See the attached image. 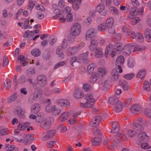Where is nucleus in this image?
<instances>
[{"instance_id":"nucleus-1","label":"nucleus","mask_w":151,"mask_h":151,"mask_svg":"<svg viewBox=\"0 0 151 151\" xmlns=\"http://www.w3.org/2000/svg\"><path fill=\"white\" fill-rule=\"evenodd\" d=\"M36 122L40 123V126L41 128L46 130L50 129L52 123L54 122V118L50 116L47 117L43 119H40L39 120H38V118H37Z\"/></svg>"},{"instance_id":"nucleus-2","label":"nucleus","mask_w":151,"mask_h":151,"mask_svg":"<svg viewBox=\"0 0 151 151\" xmlns=\"http://www.w3.org/2000/svg\"><path fill=\"white\" fill-rule=\"evenodd\" d=\"M93 95V93H87L84 96V98L87 101L84 103H81V105L85 108L92 107L93 104L91 103H94L96 101Z\"/></svg>"},{"instance_id":"nucleus-3","label":"nucleus","mask_w":151,"mask_h":151,"mask_svg":"<svg viewBox=\"0 0 151 151\" xmlns=\"http://www.w3.org/2000/svg\"><path fill=\"white\" fill-rule=\"evenodd\" d=\"M138 47V45L136 43L127 44L123 48V55L125 56L129 55L132 49L134 50V48H137Z\"/></svg>"},{"instance_id":"nucleus-4","label":"nucleus","mask_w":151,"mask_h":151,"mask_svg":"<svg viewBox=\"0 0 151 151\" xmlns=\"http://www.w3.org/2000/svg\"><path fill=\"white\" fill-rule=\"evenodd\" d=\"M81 31V28L80 24L78 23H75L71 27L70 31V34L73 36L78 35Z\"/></svg>"},{"instance_id":"nucleus-5","label":"nucleus","mask_w":151,"mask_h":151,"mask_svg":"<svg viewBox=\"0 0 151 151\" xmlns=\"http://www.w3.org/2000/svg\"><path fill=\"white\" fill-rule=\"evenodd\" d=\"M42 91L39 90L35 92L31 95L28 99L29 102L30 103H33L38 100L41 97Z\"/></svg>"},{"instance_id":"nucleus-6","label":"nucleus","mask_w":151,"mask_h":151,"mask_svg":"<svg viewBox=\"0 0 151 151\" xmlns=\"http://www.w3.org/2000/svg\"><path fill=\"white\" fill-rule=\"evenodd\" d=\"M46 111L48 112H52L54 115H56L60 114L61 110L60 108L55 106H51L48 105L45 108Z\"/></svg>"},{"instance_id":"nucleus-7","label":"nucleus","mask_w":151,"mask_h":151,"mask_svg":"<svg viewBox=\"0 0 151 151\" xmlns=\"http://www.w3.org/2000/svg\"><path fill=\"white\" fill-rule=\"evenodd\" d=\"M124 58L123 56H120L117 57L116 62V68L119 70V73L122 72V69L120 65L123 64L124 62Z\"/></svg>"},{"instance_id":"nucleus-8","label":"nucleus","mask_w":151,"mask_h":151,"mask_svg":"<svg viewBox=\"0 0 151 151\" xmlns=\"http://www.w3.org/2000/svg\"><path fill=\"white\" fill-rule=\"evenodd\" d=\"M109 81L106 79L103 78L99 81V86L101 89L103 90H106L108 88L109 84Z\"/></svg>"},{"instance_id":"nucleus-9","label":"nucleus","mask_w":151,"mask_h":151,"mask_svg":"<svg viewBox=\"0 0 151 151\" xmlns=\"http://www.w3.org/2000/svg\"><path fill=\"white\" fill-rule=\"evenodd\" d=\"M104 4H100L96 7V11L100 13L101 15L104 16L107 13V11L104 9Z\"/></svg>"},{"instance_id":"nucleus-10","label":"nucleus","mask_w":151,"mask_h":151,"mask_svg":"<svg viewBox=\"0 0 151 151\" xmlns=\"http://www.w3.org/2000/svg\"><path fill=\"white\" fill-rule=\"evenodd\" d=\"M102 118L100 116H98L94 117L92 119V121L90 125L91 127H95L98 125L101 120Z\"/></svg>"},{"instance_id":"nucleus-11","label":"nucleus","mask_w":151,"mask_h":151,"mask_svg":"<svg viewBox=\"0 0 151 151\" xmlns=\"http://www.w3.org/2000/svg\"><path fill=\"white\" fill-rule=\"evenodd\" d=\"M55 130L54 129L50 130L47 131L46 134L44 136L43 140H47L52 138L55 133Z\"/></svg>"},{"instance_id":"nucleus-12","label":"nucleus","mask_w":151,"mask_h":151,"mask_svg":"<svg viewBox=\"0 0 151 151\" xmlns=\"http://www.w3.org/2000/svg\"><path fill=\"white\" fill-rule=\"evenodd\" d=\"M119 73L116 69H113L111 73V80L113 81H116L119 79Z\"/></svg>"},{"instance_id":"nucleus-13","label":"nucleus","mask_w":151,"mask_h":151,"mask_svg":"<svg viewBox=\"0 0 151 151\" xmlns=\"http://www.w3.org/2000/svg\"><path fill=\"white\" fill-rule=\"evenodd\" d=\"M118 122L115 121L112 124V128L111 132L113 133H116L119 132L120 130L119 126L118 125Z\"/></svg>"},{"instance_id":"nucleus-14","label":"nucleus","mask_w":151,"mask_h":151,"mask_svg":"<svg viewBox=\"0 0 151 151\" xmlns=\"http://www.w3.org/2000/svg\"><path fill=\"white\" fill-rule=\"evenodd\" d=\"M138 138L140 141H146L149 139V137L144 132H141L138 134Z\"/></svg>"},{"instance_id":"nucleus-15","label":"nucleus","mask_w":151,"mask_h":151,"mask_svg":"<svg viewBox=\"0 0 151 151\" xmlns=\"http://www.w3.org/2000/svg\"><path fill=\"white\" fill-rule=\"evenodd\" d=\"M91 44L89 47V49L90 51H93L97 48L98 42L95 39L91 40Z\"/></svg>"},{"instance_id":"nucleus-16","label":"nucleus","mask_w":151,"mask_h":151,"mask_svg":"<svg viewBox=\"0 0 151 151\" xmlns=\"http://www.w3.org/2000/svg\"><path fill=\"white\" fill-rule=\"evenodd\" d=\"M55 15L53 16L54 19H56L60 17H64V14L62 11H60L59 9H55L54 10Z\"/></svg>"},{"instance_id":"nucleus-17","label":"nucleus","mask_w":151,"mask_h":151,"mask_svg":"<svg viewBox=\"0 0 151 151\" xmlns=\"http://www.w3.org/2000/svg\"><path fill=\"white\" fill-rule=\"evenodd\" d=\"M119 85L122 87V88L124 91L128 90L129 88L128 83L124 80H120L119 81Z\"/></svg>"},{"instance_id":"nucleus-18","label":"nucleus","mask_w":151,"mask_h":151,"mask_svg":"<svg viewBox=\"0 0 151 151\" xmlns=\"http://www.w3.org/2000/svg\"><path fill=\"white\" fill-rule=\"evenodd\" d=\"M114 49V46L112 45L109 44L108 45L105 52V56L106 58H108L109 56L110 55V52L111 53Z\"/></svg>"},{"instance_id":"nucleus-19","label":"nucleus","mask_w":151,"mask_h":151,"mask_svg":"<svg viewBox=\"0 0 151 151\" xmlns=\"http://www.w3.org/2000/svg\"><path fill=\"white\" fill-rule=\"evenodd\" d=\"M95 57L97 58H101L103 56V53L102 49L98 47L94 51Z\"/></svg>"},{"instance_id":"nucleus-20","label":"nucleus","mask_w":151,"mask_h":151,"mask_svg":"<svg viewBox=\"0 0 151 151\" xmlns=\"http://www.w3.org/2000/svg\"><path fill=\"white\" fill-rule=\"evenodd\" d=\"M40 105L38 103H36L32 106V111L34 114H37L40 111Z\"/></svg>"},{"instance_id":"nucleus-21","label":"nucleus","mask_w":151,"mask_h":151,"mask_svg":"<svg viewBox=\"0 0 151 151\" xmlns=\"http://www.w3.org/2000/svg\"><path fill=\"white\" fill-rule=\"evenodd\" d=\"M97 31L93 28L90 29L87 31L86 34V37L92 38L96 33Z\"/></svg>"},{"instance_id":"nucleus-22","label":"nucleus","mask_w":151,"mask_h":151,"mask_svg":"<svg viewBox=\"0 0 151 151\" xmlns=\"http://www.w3.org/2000/svg\"><path fill=\"white\" fill-rule=\"evenodd\" d=\"M99 77V74L94 73L90 76V82L91 83H94L98 80Z\"/></svg>"},{"instance_id":"nucleus-23","label":"nucleus","mask_w":151,"mask_h":151,"mask_svg":"<svg viewBox=\"0 0 151 151\" xmlns=\"http://www.w3.org/2000/svg\"><path fill=\"white\" fill-rule=\"evenodd\" d=\"M83 92L80 89H77L74 92V96L77 99H80L83 97Z\"/></svg>"},{"instance_id":"nucleus-24","label":"nucleus","mask_w":151,"mask_h":151,"mask_svg":"<svg viewBox=\"0 0 151 151\" xmlns=\"http://www.w3.org/2000/svg\"><path fill=\"white\" fill-rule=\"evenodd\" d=\"M109 103L112 104H114L117 103L118 101H119L118 100V98L116 95H113V96L110 97L109 99Z\"/></svg>"},{"instance_id":"nucleus-25","label":"nucleus","mask_w":151,"mask_h":151,"mask_svg":"<svg viewBox=\"0 0 151 151\" xmlns=\"http://www.w3.org/2000/svg\"><path fill=\"white\" fill-rule=\"evenodd\" d=\"M132 126L133 128L137 131H140L144 129V128L141 125L136 122L132 123Z\"/></svg>"},{"instance_id":"nucleus-26","label":"nucleus","mask_w":151,"mask_h":151,"mask_svg":"<svg viewBox=\"0 0 151 151\" xmlns=\"http://www.w3.org/2000/svg\"><path fill=\"white\" fill-rule=\"evenodd\" d=\"M123 110V105L122 103L120 101H118L117 103L115 104V110L116 112H119Z\"/></svg>"},{"instance_id":"nucleus-27","label":"nucleus","mask_w":151,"mask_h":151,"mask_svg":"<svg viewBox=\"0 0 151 151\" xmlns=\"http://www.w3.org/2000/svg\"><path fill=\"white\" fill-rule=\"evenodd\" d=\"M92 144L94 146H96L100 144L101 142V139L98 137H94L91 140Z\"/></svg>"},{"instance_id":"nucleus-28","label":"nucleus","mask_w":151,"mask_h":151,"mask_svg":"<svg viewBox=\"0 0 151 151\" xmlns=\"http://www.w3.org/2000/svg\"><path fill=\"white\" fill-rule=\"evenodd\" d=\"M15 111L19 117H23L24 115V112L22 110V108L20 106H17L15 109Z\"/></svg>"},{"instance_id":"nucleus-29","label":"nucleus","mask_w":151,"mask_h":151,"mask_svg":"<svg viewBox=\"0 0 151 151\" xmlns=\"http://www.w3.org/2000/svg\"><path fill=\"white\" fill-rule=\"evenodd\" d=\"M141 109L140 106L137 104H135L130 108V110L132 113L135 112L136 111H139Z\"/></svg>"},{"instance_id":"nucleus-30","label":"nucleus","mask_w":151,"mask_h":151,"mask_svg":"<svg viewBox=\"0 0 151 151\" xmlns=\"http://www.w3.org/2000/svg\"><path fill=\"white\" fill-rule=\"evenodd\" d=\"M18 95L17 92H15L12 94L7 99L8 102L9 103H12L17 98Z\"/></svg>"},{"instance_id":"nucleus-31","label":"nucleus","mask_w":151,"mask_h":151,"mask_svg":"<svg viewBox=\"0 0 151 151\" xmlns=\"http://www.w3.org/2000/svg\"><path fill=\"white\" fill-rule=\"evenodd\" d=\"M89 52L87 51L85 53L82 55V60L83 62L84 63H89V60L88 58Z\"/></svg>"},{"instance_id":"nucleus-32","label":"nucleus","mask_w":151,"mask_h":151,"mask_svg":"<svg viewBox=\"0 0 151 151\" xmlns=\"http://www.w3.org/2000/svg\"><path fill=\"white\" fill-rule=\"evenodd\" d=\"M146 72V70L145 69H143L140 70L137 73V77L142 79L145 77Z\"/></svg>"},{"instance_id":"nucleus-33","label":"nucleus","mask_w":151,"mask_h":151,"mask_svg":"<svg viewBox=\"0 0 151 151\" xmlns=\"http://www.w3.org/2000/svg\"><path fill=\"white\" fill-rule=\"evenodd\" d=\"M32 134H28L25 136V137L23 138V142L27 143L30 142L31 140L33 139L34 137Z\"/></svg>"},{"instance_id":"nucleus-34","label":"nucleus","mask_w":151,"mask_h":151,"mask_svg":"<svg viewBox=\"0 0 151 151\" xmlns=\"http://www.w3.org/2000/svg\"><path fill=\"white\" fill-rule=\"evenodd\" d=\"M114 47L115 48L114 49V50H116L118 53L123 50L122 44L120 42H118L114 44Z\"/></svg>"},{"instance_id":"nucleus-35","label":"nucleus","mask_w":151,"mask_h":151,"mask_svg":"<svg viewBox=\"0 0 151 151\" xmlns=\"http://www.w3.org/2000/svg\"><path fill=\"white\" fill-rule=\"evenodd\" d=\"M114 22V20L113 18L112 17H110L107 19L105 24L108 28V27L113 26Z\"/></svg>"},{"instance_id":"nucleus-36","label":"nucleus","mask_w":151,"mask_h":151,"mask_svg":"<svg viewBox=\"0 0 151 151\" xmlns=\"http://www.w3.org/2000/svg\"><path fill=\"white\" fill-rule=\"evenodd\" d=\"M18 60L21 61V62H20V63L22 66H26L28 64V63L25 61V57L23 55H21L18 57Z\"/></svg>"},{"instance_id":"nucleus-37","label":"nucleus","mask_w":151,"mask_h":151,"mask_svg":"<svg viewBox=\"0 0 151 151\" xmlns=\"http://www.w3.org/2000/svg\"><path fill=\"white\" fill-rule=\"evenodd\" d=\"M135 39L139 42H142L144 41V38L142 34L138 32L136 34Z\"/></svg>"},{"instance_id":"nucleus-38","label":"nucleus","mask_w":151,"mask_h":151,"mask_svg":"<svg viewBox=\"0 0 151 151\" xmlns=\"http://www.w3.org/2000/svg\"><path fill=\"white\" fill-rule=\"evenodd\" d=\"M108 11L111 13L115 15H117L118 11L117 9L114 6H110L108 8Z\"/></svg>"},{"instance_id":"nucleus-39","label":"nucleus","mask_w":151,"mask_h":151,"mask_svg":"<svg viewBox=\"0 0 151 151\" xmlns=\"http://www.w3.org/2000/svg\"><path fill=\"white\" fill-rule=\"evenodd\" d=\"M69 116V113L67 112H63L61 115L60 118V121L61 122H64L67 119Z\"/></svg>"},{"instance_id":"nucleus-40","label":"nucleus","mask_w":151,"mask_h":151,"mask_svg":"<svg viewBox=\"0 0 151 151\" xmlns=\"http://www.w3.org/2000/svg\"><path fill=\"white\" fill-rule=\"evenodd\" d=\"M96 67V65L94 63H92L88 66L87 70L89 74H91L93 72L94 69Z\"/></svg>"},{"instance_id":"nucleus-41","label":"nucleus","mask_w":151,"mask_h":151,"mask_svg":"<svg viewBox=\"0 0 151 151\" xmlns=\"http://www.w3.org/2000/svg\"><path fill=\"white\" fill-rule=\"evenodd\" d=\"M115 137L116 139V142H119L120 141L121 139H125L126 137L124 134L120 133L116 135Z\"/></svg>"},{"instance_id":"nucleus-42","label":"nucleus","mask_w":151,"mask_h":151,"mask_svg":"<svg viewBox=\"0 0 151 151\" xmlns=\"http://www.w3.org/2000/svg\"><path fill=\"white\" fill-rule=\"evenodd\" d=\"M31 52L32 55L35 57L39 56L41 54V51L39 49H34L32 50Z\"/></svg>"},{"instance_id":"nucleus-43","label":"nucleus","mask_w":151,"mask_h":151,"mask_svg":"<svg viewBox=\"0 0 151 151\" xmlns=\"http://www.w3.org/2000/svg\"><path fill=\"white\" fill-rule=\"evenodd\" d=\"M107 28L105 24H101L98 27L97 29L99 31L101 32L106 30Z\"/></svg>"},{"instance_id":"nucleus-44","label":"nucleus","mask_w":151,"mask_h":151,"mask_svg":"<svg viewBox=\"0 0 151 151\" xmlns=\"http://www.w3.org/2000/svg\"><path fill=\"white\" fill-rule=\"evenodd\" d=\"M81 0H77L76 4H73L72 5L73 9L75 10H78L79 8V5L81 4Z\"/></svg>"},{"instance_id":"nucleus-45","label":"nucleus","mask_w":151,"mask_h":151,"mask_svg":"<svg viewBox=\"0 0 151 151\" xmlns=\"http://www.w3.org/2000/svg\"><path fill=\"white\" fill-rule=\"evenodd\" d=\"M145 37L147 38L151 42V30L149 29H147L145 32Z\"/></svg>"},{"instance_id":"nucleus-46","label":"nucleus","mask_w":151,"mask_h":151,"mask_svg":"<svg viewBox=\"0 0 151 151\" xmlns=\"http://www.w3.org/2000/svg\"><path fill=\"white\" fill-rule=\"evenodd\" d=\"M13 137L17 139V141L18 142H23V139L22 136L20 134H14Z\"/></svg>"},{"instance_id":"nucleus-47","label":"nucleus","mask_w":151,"mask_h":151,"mask_svg":"<svg viewBox=\"0 0 151 151\" xmlns=\"http://www.w3.org/2000/svg\"><path fill=\"white\" fill-rule=\"evenodd\" d=\"M135 64L134 61L132 58H130L128 60L127 65L130 68H133Z\"/></svg>"},{"instance_id":"nucleus-48","label":"nucleus","mask_w":151,"mask_h":151,"mask_svg":"<svg viewBox=\"0 0 151 151\" xmlns=\"http://www.w3.org/2000/svg\"><path fill=\"white\" fill-rule=\"evenodd\" d=\"M37 82L41 81H43V82L45 81H47V78L44 75H41L39 76L37 78Z\"/></svg>"},{"instance_id":"nucleus-49","label":"nucleus","mask_w":151,"mask_h":151,"mask_svg":"<svg viewBox=\"0 0 151 151\" xmlns=\"http://www.w3.org/2000/svg\"><path fill=\"white\" fill-rule=\"evenodd\" d=\"M56 38L54 36H51L49 37V42L50 45H53L56 42Z\"/></svg>"},{"instance_id":"nucleus-50","label":"nucleus","mask_w":151,"mask_h":151,"mask_svg":"<svg viewBox=\"0 0 151 151\" xmlns=\"http://www.w3.org/2000/svg\"><path fill=\"white\" fill-rule=\"evenodd\" d=\"M143 88L145 90L147 91H149L150 90L149 82L147 81H145L144 83Z\"/></svg>"},{"instance_id":"nucleus-51","label":"nucleus","mask_w":151,"mask_h":151,"mask_svg":"<svg viewBox=\"0 0 151 151\" xmlns=\"http://www.w3.org/2000/svg\"><path fill=\"white\" fill-rule=\"evenodd\" d=\"M9 131L7 129H2L0 130V136H5L9 134Z\"/></svg>"},{"instance_id":"nucleus-52","label":"nucleus","mask_w":151,"mask_h":151,"mask_svg":"<svg viewBox=\"0 0 151 151\" xmlns=\"http://www.w3.org/2000/svg\"><path fill=\"white\" fill-rule=\"evenodd\" d=\"M29 5H28V9H29L30 10H32V8L35 5L36 2L35 1L30 0L29 1Z\"/></svg>"},{"instance_id":"nucleus-53","label":"nucleus","mask_w":151,"mask_h":151,"mask_svg":"<svg viewBox=\"0 0 151 151\" xmlns=\"http://www.w3.org/2000/svg\"><path fill=\"white\" fill-rule=\"evenodd\" d=\"M134 74L132 73L126 74L123 77L127 80H130L134 77Z\"/></svg>"},{"instance_id":"nucleus-54","label":"nucleus","mask_w":151,"mask_h":151,"mask_svg":"<svg viewBox=\"0 0 151 151\" xmlns=\"http://www.w3.org/2000/svg\"><path fill=\"white\" fill-rule=\"evenodd\" d=\"M83 89L86 91H89L91 89V87L90 84L88 83H84L83 84Z\"/></svg>"},{"instance_id":"nucleus-55","label":"nucleus","mask_w":151,"mask_h":151,"mask_svg":"<svg viewBox=\"0 0 151 151\" xmlns=\"http://www.w3.org/2000/svg\"><path fill=\"white\" fill-rule=\"evenodd\" d=\"M127 134L129 137H132L136 135L137 133L136 132L132 130H129L128 131Z\"/></svg>"},{"instance_id":"nucleus-56","label":"nucleus","mask_w":151,"mask_h":151,"mask_svg":"<svg viewBox=\"0 0 151 151\" xmlns=\"http://www.w3.org/2000/svg\"><path fill=\"white\" fill-rule=\"evenodd\" d=\"M143 9L144 8L143 7H142L141 8L140 10L139 11H138L137 10V7H134L132 8V12L133 13H137V12L139 13V12H140V14H141L142 12L143 11Z\"/></svg>"},{"instance_id":"nucleus-57","label":"nucleus","mask_w":151,"mask_h":151,"mask_svg":"<svg viewBox=\"0 0 151 151\" xmlns=\"http://www.w3.org/2000/svg\"><path fill=\"white\" fill-rule=\"evenodd\" d=\"M144 114L148 118H151V110L145 109L144 110Z\"/></svg>"},{"instance_id":"nucleus-58","label":"nucleus","mask_w":151,"mask_h":151,"mask_svg":"<svg viewBox=\"0 0 151 151\" xmlns=\"http://www.w3.org/2000/svg\"><path fill=\"white\" fill-rule=\"evenodd\" d=\"M80 59V57H78V58L76 57H71V60H70V64L73 66V64L74 62L76 61L79 62V60Z\"/></svg>"},{"instance_id":"nucleus-59","label":"nucleus","mask_w":151,"mask_h":151,"mask_svg":"<svg viewBox=\"0 0 151 151\" xmlns=\"http://www.w3.org/2000/svg\"><path fill=\"white\" fill-rule=\"evenodd\" d=\"M108 31L109 33L111 35H114L115 33V29L113 26L108 27Z\"/></svg>"},{"instance_id":"nucleus-60","label":"nucleus","mask_w":151,"mask_h":151,"mask_svg":"<svg viewBox=\"0 0 151 151\" xmlns=\"http://www.w3.org/2000/svg\"><path fill=\"white\" fill-rule=\"evenodd\" d=\"M6 149L8 151H10L14 150L15 148V146L14 145H11L9 144L6 145Z\"/></svg>"},{"instance_id":"nucleus-61","label":"nucleus","mask_w":151,"mask_h":151,"mask_svg":"<svg viewBox=\"0 0 151 151\" xmlns=\"http://www.w3.org/2000/svg\"><path fill=\"white\" fill-rule=\"evenodd\" d=\"M35 73V69L33 68H31L27 71V74L28 75L33 74Z\"/></svg>"},{"instance_id":"nucleus-62","label":"nucleus","mask_w":151,"mask_h":151,"mask_svg":"<svg viewBox=\"0 0 151 151\" xmlns=\"http://www.w3.org/2000/svg\"><path fill=\"white\" fill-rule=\"evenodd\" d=\"M56 53L57 55H58V57L60 59H62L64 57V55L60 50H57Z\"/></svg>"},{"instance_id":"nucleus-63","label":"nucleus","mask_w":151,"mask_h":151,"mask_svg":"<svg viewBox=\"0 0 151 151\" xmlns=\"http://www.w3.org/2000/svg\"><path fill=\"white\" fill-rule=\"evenodd\" d=\"M50 55L46 52H45L43 54V58L46 60H49L50 59Z\"/></svg>"},{"instance_id":"nucleus-64","label":"nucleus","mask_w":151,"mask_h":151,"mask_svg":"<svg viewBox=\"0 0 151 151\" xmlns=\"http://www.w3.org/2000/svg\"><path fill=\"white\" fill-rule=\"evenodd\" d=\"M66 20L68 22H71L73 20V15L71 13H67Z\"/></svg>"}]
</instances>
